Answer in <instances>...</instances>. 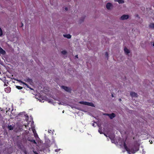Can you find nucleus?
<instances>
[{"instance_id": "1", "label": "nucleus", "mask_w": 154, "mask_h": 154, "mask_svg": "<svg viewBox=\"0 0 154 154\" xmlns=\"http://www.w3.org/2000/svg\"><path fill=\"white\" fill-rule=\"evenodd\" d=\"M125 141L126 140H125V141H123V146L124 148L129 154H131L130 152H131L133 153H135L136 151L139 150V147L138 146H134V148H131V149H129L127 147L126 145Z\"/></svg>"}, {"instance_id": "2", "label": "nucleus", "mask_w": 154, "mask_h": 154, "mask_svg": "<svg viewBox=\"0 0 154 154\" xmlns=\"http://www.w3.org/2000/svg\"><path fill=\"white\" fill-rule=\"evenodd\" d=\"M79 103L82 104L90 106L92 107H94V104L92 102H88L86 101H82L79 102Z\"/></svg>"}, {"instance_id": "3", "label": "nucleus", "mask_w": 154, "mask_h": 154, "mask_svg": "<svg viewBox=\"0 0 154 154\" xmlns=\"http://www.w3.org/2000/svg\"><path fill=\"white\" fill-rule=\"evenodd\" d=\"M61 88L64 89L66 91L70 92L71 91V90L70 88H69L68 87L65 86L64 85H62L61 86Z\"/></svg>"}, {"instance_id": "4", "label": "nucleus", "mask_w": 154, "mask_h": 154, "mask_svg": "<svg viewBox=\"0 0 154 154\" xmlns=\"http://www.w3.org/2000/svg\"><path fill=\"white\" fill-rule=\"evenodd\" d=\"M129 18V16L128 15H123L120 18V19L122 20H126Z\"/></svg>"}, {"instance_id": "5", "label": "nucleus", "mask_w": 154, "mask_h": 154, "mask_svg": "<svg viewBox=\"0 0 154 154\" xmlns=\"http://www.w3.org/2000/svg\"><path fill=\"white\" fill-rule=\"evenodd\" d=\"M24 81L26 82L29 83L30 84H31L33 83L32 79L29 78H27L26 79L24 80Z\"/></svg>"}, {"instance_id": "6", "label": "nucleus", "mask_w": 154, "mask_h": 154, "mask_svg": "<svg viewBox=\"0 0 154 154\" xmlns=\"http://www.w3.org/2000/svg\"><path fill=\"white\" fill-rule=\"evenodd\" d=\"M107 115L111 119H112L116 116V115L114 113H112L111 114H107Z\"/></svg>"}, {"instance_id": "7", "label": "nucleus", "mask_w": 154, "mask_h": 154, "mask_svg": "<svg viewBox=\"0 0 154 154\" xmlns=\"http://www.w3.org/2000/svg\"><path fill=\"white\" fill-rule=\"evenodd\" d=\"M130 95L132 97H137L138 96L137 93L133 92H131Z\"/></svg>"}, {"instance_id": "8", "label": "nucleus", "mask_w": 154, "mask_h": 154, "mask_svg": "<svg viewBox=\"0 0 154 154\" xmlns=\"http://www.w3.org/2000/svg\"><path fill=\"white\" fill-rule=\"evenodd\" d=\"M112 6V5L111 3H108L106 5V8L108 10H109L110 9V8Z\"/></svg>"}, {"instance_id": "9", "label": "nucleus", "mask_w": 154, "mask_h": 154, "mask_svg": "<svg viewBox=\"0 0 154 154\" xmlns=\"http://www.w3.org/2000/svg\"><path fill=\"white\" fill-rule=\"evenodd\" d=\"M0 53L3 55L5 54L6 53L5 51L0 46Z\"/></svg>"}, {"instance_id": "10", "label": "nucleus", "mask_w": 154, "mask_h": 154, "mask_svg": "<svg viewBox=\"0 0 154 154\" xmlns=\"http://www.w3.org/2000/svg\"><path fill=\"white\" fill-rule=\"evenodd\" d=\"M11 88L9 87H7V88H5V91L6 93H8L11 91Z\"/></svg>"}, {"instance_id": "11", "label": "nucleus", "mask_w": 154, "mask_h": 154, "mask_svg": "<svg viewBox=\"0 0 154 154\" xmlns=\"http://www.w3.org/2000/svg\"><path fill=\"white\" fill-rule=\"evenodd\" d=\"M124 51L126 54H128L130 52V51L125 47L124 48Z\"/></svg>"}, {"instance_id": "12", "label": "nucleus", "mask_w": 154, "mask_h": 154, "mask_svg": "<svg viewBox=\"0 0 154 154\" xmlns=\"http://www.w3.org/2000/svg\"><path fill=\"white\" fill-rule=\"evenodd\" d=\"M115 1L118 2L119 4H122L124 2V0H115Z\"/></svg>"}, {"instance_id": "13", "label": "nucleus", "mask_w": 154, "mask_h": 154, "mask_svg": "<svg viewBox=\"0 0 154 154\" xmlns=\"http://www.w3.org/2000/svg\"><path fill=\"white\" fill-rule=\"evenodd\" d=\"M63 36L64 37L67 38H70L71 37V35L69 34L64 35Z\"/></svg>"}, {"instance_id": "14", "label": "nucleus", "mask_w": 154, "mask_h": 154, "mask_svg": "<svg viewBox=\"0 0 154 154\" xmlns=\"http://www.w3.org/2000/svg\"><path fill=\"white\" fill-rule=\"evenodd\" d=\"M8 128L10 130H11L14 129V127L12 126L11 125H9L8 126Z\"/></svg>"}, {"instance_id": "15", "label": "nucleus", "mask_w": 154, "mask_h": 154, "mask_svg": "<svg viewBox=\"0 0 154 154\" xmlns=\"http://www.w3.org/2000/svg\"><path fill=\"white\" fill-rule=\"evenodd\" d=\"M149 27L152 29H154V23H150L149 25Z\"/></svg>"}, {"instance_id": "16", "label": "nucleus", "mask_w": 154, "mask_h": 154, "mask_svg": "<svg viewBox=\"0 0 154 154\" xmlns=\"http://www.w3.org/2000/svg\"><path fill=\"white\" fill-rule=\"evenodd\" d=\"M28 140L29 141L35 144H37L35 140Z\"/></svg>"}, {"instance_id": "17", "label": "nucleus", "mask_w": 154, "mask_h": 154, "mask_svg": "<svg viewBox=\"0 0 154 154\" xmlns=\"http://www.w3.org/2000/svg\"><path fill=\"white\" fill-rule=\"evenodd\" d=\"M16 88L19 90H21L23 89V87L19 86H16Z\"/></svg>"}, {"instance_id": "18", "label": "nucleus", "mask_w": 154, "mask_h": 154, "mask_svg": "<svg viewBox=\"0 0 154 154\" xmlns=\"http://www.w3.org/2000/svg\"><path fill=\"white\" fill-rule=\"evenodd\" d=\"M61 53L63 55H65L67 53V52L66 51H61Z\"/></svg>"}, {"instance_id": "19", "label": "nucleus", "mask_w": 154, "mask_h": 154, "mask_svg": "<svg viewBox=\"0 0 154 154\" xmlns=\"http://www.w3.org/2000/svg\"><path fill=\"white\" fill-rule=\"evenodd\" d=\"M15 80L19 82H20L22 83L23 82V81H21V80H19V79H15Z\"/></svg>"}, {"instance_id": "20", "label": "nucleus", "mask_w": 154, "mask_h": 154, "mask_svg": "<svg viewBox=\"0 0 154 154\" xmlns=\"http://www.w3.org/2000/svg\"><path fill=\"white\" fill-rule=\"evenodd\" d=\"M22 84L26 86L27 87V88H29V85L26 83L23 82V83H22Z\"/></svg>"}, {"instance_id": "21", "label": "nucleus", "mask_w": 154, "mask_h": 154, "mask_svg": "<svg viewBox=\"0 0 154 154\" xmlns=\"http://www.w3.org/2000/svg\"><path fill=\"white\" fill-rule=\"evenodd\" d=\"M2 34H3L2 31L1 29V28H0V36H2Z\"/></svg>"}, {"instance_id": "22", "label": "nucleus", "mask_w": 154, "mask_h": 154, "mask_svg": "<svg viewBox=\"0 0 154 154\" xmlns=\"http://www.w3.org/2000/svg\"><path fill=\"white\" fill-rule=\"evenodd\" d=\"M98 132L100 134H103V131L102 130L100 129V128H99V129L98 130Z\"/></svg>"}, {"instance_id": "23", "label": "nucleus", "mask_w": 154, "mask_h": 154, "mask_svg": "<svg viewBox=\"0 0 154 154\" xmlns=\"http://www.w3.org/2000/svg\"><path fill=\"white\" fill-rule=\"evenodd\" d=\"M105 55L106 57H107V58L108 57V54L107 52H105Z\"/></svg>"}, {"instance_id": "24", "label": "nucleus", "mask_w": 154, "mask_h": 154, "mask_svg": "<svg viewBox=\"0 0 154 154\" xmlns=\"http://www.w3.org/2000/svg\"><path fill=\"white\" fill-rule=\"evenodd\" d=\"M68 10V8L67 7L65 8V10L66 11H67Z\"/></svg>"}, {"instance_id": "25", "label": "nucleus", "mask_w": 154, "mask_h": 154, "mask_svg": "<svg viewBox=\"0 0 154 154\" xmlns=\"http://www.w3.org/2000/svg\"><path fill=\"white\" fill-rule=\"evenodd\" d=\"M23 26V24L22 23H21V26H20V27H22Z\"/></svg>"}, {"instance_id": "26", "label": "nucleus", "mask_w": 154, "mask_h": 154, "mask_svg": "<svg viewBox=\"0 0 154 154\" xmlns=\"http://www.w3.org/2000/svg\"><path fill=\"white\" fill-rule=\"evenodd\" d=\"M29 88L31 90H33V89L32 88H31V87H29Z\"/></svg>"}, {"instance_id": "27", "label": "nucleus", "mask_w": 154, "mask_h": 154, "mask_svg": "<svg viewBox=\"0 0 154 154\" xmlns=\"http://www.w3.org/2000/svg\"><path fill=\"white\" fill-rule=\"evenodd\" d=\"M4 86H7V85H6V84H5H5H4Z\"/></svg>"}, {"instance_id": "28", "label": "nucleus", "mask_w": 154, "mask_h": 154, "mask_svg": "<svg viewBox=\"0 0 154 154\" xmlns=\"http://www.w3.org/2000/svg\"><path fill=\"white\" fill-rule=\"evenodd\" d=\"M104 135H105V136H106V137H107V135L106 134H104Z\"/></svg>"}, {"instance_id": "29", "label": "nucleus", "mask_w": 154, "mask_h": 154, "mask_svg": "<svg viewBox=\"0 0 154 154\" xmlns=\"http://www.w3.org/2000/svg\"><path fill=\"white\" fill-rule=\"evenodd\" d=\"M75 57H76V58H78V55H76V56H75Z\"/></svg>"}, {"instance_id": "30", "label": "nucleus", "mask_w": 154, "mask_h": 154, "mask_svg": "<svg viewBox=\"0 0 154 154\" xmlns=\"http://www.w3.org/2000/svg\"><path fill=\"white\" fill-rule=\"evenodd\" d=\"M112 97H113L114 96H113V94H112Z\"/></svg>"}, {"instance_id": "31", "label": "nucleus", "mask_w": 154, "mask_h": 154, "mask_svg": "<svg viewBox=\"0 0 154 154\" xmlns=\"http://www.w3.org/2000/svg\"><path fill=\"white\" fill-rule=\"evenodd\" d=\"M119 100L120 101H121V99H119Z\"/></svg>"}, {"instance_id": "32", "label": "nucleus", "mask_w": 154, "mask_h": 154, "mask_svg": "<svg viewBox=\"0 0 154 154\" xmlns=\"http://www.w3.org/2000/svg\"><path fill=\"white\" fill-rule=\"evenodd\" d=\"M153 45L154 47V43L153 44Z\"/></svg>"}, {"instance_id": "33", "label": "nucleus", "mask_w": 154, "mask_h": 154, "mask_svg": "<svg viewBox=\"0 0 154 154\" xmlns=\"http://www.w3.org/2000/svg\"><path fill=\"white\" fill-rule=\"evenodd\" d=\"M34 130H33V133H34Z\"/></svg>"}, {"instance_id": "34", "label": "nucleus", "mask_w": 154, "mask_h": 154, "mask_svg": "<svg viewBox=\"0 0 154 154\" xmlns=\"http://www.w3.org/2000/svg\"><path fill=\"white\" fill-rule=\"evenodd\" d=\"M64 111H63V112H64Z\"/></svg>"}]
</instances>
